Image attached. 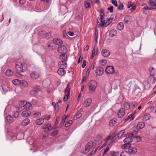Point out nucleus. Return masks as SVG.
I'll return each mask as SVG.
<instances>
[{
  "instance_id": "nucleus-1",
  "label": "nucleus",
  "mask_w": 156,
  "mask_h": 156,
  "mask_svg": "<svg viewBox=\"0 0 156 156\" xmlns=\"http://www.w3.org/2000/svg\"><path fill=\"white\" fill-rule=\"evenodd\" d=\"M133 133H128V136L123 140L124 144L121 146V148L123 149H126L129 148L131 145L130 143L133 141Z\"/></svg>"
},
{
  "instance_id": "nucleus-2",
  "label": "nucleus",
  "mask_w": 156,
  "mask_h": 156,
  "mask_svg": "<svg viewBox=\"0 0 156 156\" xmlns=\"http://www.w3.org/2000/svg\"><path fill=\"white\" fill-rule=\"evenodd\" d=\"M95 144L92 141L89 142L86 145L85 150L83 151L82 153L84 154H87L95 145Z\"/></svg>"
},
{
  "instance_id": "nucleus-3",
  "label": "nucleus",
  "mask_w": 156,
  "mask_h": 156,
  "mask_svg": "<svg viewBox=\"0 0 156 156\" xmlns=\"http://www.w3.org/2000/svg\"><path fill=\"white\" fill-rule=\"evenodd\" d=\"M89 89L92 92L95 91L97 87V84L96 82L94 80H91L88 84Z\"/></svg>"
},
{
  "instance_id": "nucleus-4",
  "label": "nucleus",
  "mask_w": 156,
  "mask_h": 156,
  "mask_svg": "<svg viewBox=\"0 0 156 156\" xmlns=\"http://www.w3.org/2000/svg\"><path fill=\"white\" fill-rule=\"evenodd\" d=\"M2 89L3 92L4 94L12 90V87L9 83L3 84L2 86Z\"/></svg>"
},
{
  "instance_id": "nucleus-5",
  "label": "nucleus",
  "mask_w": 156,
  "mask_h": 156,
  "mask_svg": "<svg viewBox=\"0 0 156 156\" xmlns=\"http://www.w3.org/2000/svg\"><path fill=\"white\" fill-rule=\"evenodd\" d=\"M41 90V87L38 85L36 86L32 90H30V94L33 96L36 97L38 95V92Z\"/></svg>"
},
{
  "instance_id": "nucleus-6",
  "label": "nucleus",
  "mask_w": 156,
  "mask_h": 156,
  "mask_svg": "<svg viewBox=\"0 0 156 156\" xmlns=\"http://www.w3.org/2000/svg\"><path fill=\"white\" fill-rule=\"evenodd\" d=\"M70 91V88L69 87V84L67 85L66 89L65 91V96L63 98V101H66L69 98V97Z\"/></svg>"
},
{
  "instance_id": "nucleus-7",
  "label": "nucleus",
  "mask_w": 156,
  "mask_h": 156,
  "mask_svg": "<svg viewBox=\"0 0 156 156\" xmlns=\"http://www.w3.org/2000/svg\"><path fill=\"white\" fill-rule=\"evenodd\" d=\"M105 71L108 74H112L115 72L114 68L112 66H108L106 67Z\"/></svg>"
},
{
  "instance_id": "nucleus-8",
  "label": "nucleus",
  "mask_w": 156,
  "mask_h": 156,
  "mask_svg": "<svg viewBox=\"0 0 156 156\" xmlns=\"http://www.w3.org/2000/svg\"><path fill=\"white\" fill-rule=\"evenodd\" d=\"M103 68L100 66L97 67L95 70V73L97 76H101L104 73Z\"/></svg>"
},
{
  "instance_id": "nucleus-9",
  "label": "nucleus",
  "mask_w": 156,
  "mask_h": 156,
  "mask_svg": "<svg viewBox=\"0 0 156 156\" xmlns=\"http://www.w3.org/2000/svg\"><path fill=\"white\" fill-rule=\"evenodd\" d=\"M15 68L19 72H23V65L21 63L17 62L15 65Z\"/></svg>"
},
{
  "instance_id": "nucleus-10",
  "label": "nucleus",
  "mask_w": 156,
  "mask_h": 156,
  "mask_svg": "<svg viewBox=\"0 0 156 156\" xmlns=\"http://www.w3.org/2000/svg\"><path fill=\"white\" fill-rule=\"evenodd\" d=\"M58 51L60 53H65L67 51V49L66 47L63 45L59 46L58 48Z\"/></svg>"
},
{
  "instance_id": "nucleus-11",
  "label": "nucleus",
  "mask_w": 156,
  "mask_h": 156,
  "mask_svg": "<svg viewBox=\"0 0 156 156\" xmlns=\"http://www.w3.org/2000/svg\"><path fill=\"white\" fill-rule=\"evenodd\" d=\"M52 128V127L51 126V124L49 123H48L46 125H44L42 127L43 129H44V132H48L51 130Z\"/></svg>"
},
{
  "instance_id": "nucleus-12",
  "label": "nucleus",
  "mask_w": 156,
  "mask_h": 156,
  "mask_svg": "<svg viewBox=\"0 0 156 156\" xmlns=\"http://www.w3.org/2000/svg\"><path fill=\"white\" fill-rule=\"evenodd\" d=\"M92 100L90 98H87L84 101L83 105L84 107H86L89 106L91 103Z\"/></svg>"
},
{
  "instance_id": "nucleus-13",
  "label": "nucleus",
  "mask_w": 156,
  "mask_h": 156,
  "mask_svg": "<svg viewBox=\"0 0 156 156\" xmlns=\"http://www.w3.org/2000/svg\"><path fill=\"white\" fill-rule=\"evenodd\" d=\"M101 54L103 56L107 57L110 55V52L109 50L106 49H104L102 50Z\"/></svg>"
},
{
  "instance_id": "nucleus-14",
  "label": "nucleus",
  "mask_w": 156,
  "mask_h": 156,
  "mask_svg": "<svg viewBox=\"0 0 156 156\" xmlns=\"http://www.w3.org/2000/svg\"><path fill=\"white\" fill-rule=\"evenodd\" d=\"M100 17L98 18L97 20V24H98L100 22H101L102 20L104 19V11L103 10H101L100 11Z\"/></svg>"
},
{
  "instance_id": "nucleus-15",
  "label": "nucleus",
  "mask_w": 156,
  "mask_h": 156,
  "mask_svg": "<svg viewBox=\"0 0 156 156\" xmlns=\"http://www.w3.org/2000/svg\"><path fill=\"white\" fill-rule=\"evenodd\" d=\"M125 114V111L123 108H121L119 110L118 113V115L119 118H121Z\"/></svg>"
},
{
  "instance_id": "nucleus-16",
  "label": "nucleus",
  "mask_w": 156,
  "mask_h": 156,
  "mask_svg": "<svg viewBox=\"0 0 156 156\" xmlns=\"http://www.w3.org/2000/svg\"><path fill=\"white\" fill-rule=\"evenodd\" d=\"M53 42L54 44L58 45H61L63 43V41L61 39L58 38L54 39Z\"/></svg>"
},
{
  "instance_id": "nucleus-17",
  "label": "nucleus",
  "mask_w": 156,
  "mask_h": 156,
  "mask_svg": "<svg viewBox=\"0 0 156 156\" xmlns=\"http://www.w3.org/2000/svg\"><path fill=\"white\" fill-rule=\"evenodd\" d=\"M58 65L60 68H66L67 66V64L65 60L59 62L58 63Z\"/></svg>"
},
{
  "instance_id": "nucleus-18",
  "label": "nucleus",
  "mask_w": 156,
  "mask_h": 156,
  "mask_svg": "<svg viewBox=\"0 0 156 156\" xmlns=\"http://www.w3.org/2000/svg\"><path fill=\"white\" fill-rule=\"evenodd\" d=\"M13 140H15L16 138L15 137V134L12 133H8V135L7 136V138L8 140H12L14 138Z\"/></svg>"
},
{
  "instance_id": "nucleus-19",
  "label": "nucleus",
  "mask_w": 156,
  "mask_h": 156,
  "mask_svg": "<svg viewBox=\"0 0 156 156\" xmlns=\"http://www.w3.org/2000/svg\"><path fill=\"white\" fill-rule=\"evenodd\" d=\"M64 68H60L58 70V73L59 75L63 76L66 73V71Z\"/></svg>"
},
{
  "instance_id": "nucleus-20",
  "label": "nucleus",
  "mask_w": 156,
  "mask_h": 156,
  "mask_svg": "<svg viewBox=\"0 0 156 156\" xmlns=\"http://www.w3.org/2000/svg\"><path fill=\"white\" fill-rule=\"evenodd\" d=\"M145 126V123L144 122H141L138 123L136 126V129H140L143 128Z\"/></svg>"
},
{
  "instance_id": "nucleus-21",
  "label": "nucleus",
  "mask_w": 156,
  "mask_h": 156,
  "mask_svg": "<svg viewBox=\"0 0 156 156\" xmlns=\"http://www.w3.org/2000/svg\"><path fill=\"white\" fill-rule=\"evenodd\" d=\"M39 74L37 72H35L30 74V76L32 78L36 79L39 76Z\"/></svg>"
},
{
  "instance_id": "nucleus-22",
  "label": "nucleus",
  "mask_w": 156,
  "mask_h": 156,
  "mask_svg": "<svg viewBox=\"0 0 156 156\" xmlns=\"http://www.w3.org/2000/svg\"><path fill=\"white\" fill-rule=\"evenodd\" d=\"M128 149H129V152L133 154L136 153L137 151V149L135 147H131L130 146V147Z\"/></svg>"
},
{
  "instance_id": "nucleus-23",
  "label": "nucleus",
  "mask_w": 156,
  "mask_h": 156,
  "mask_svg": "<svg viewBox=\"0 0 156 156\" xmlns=\"http://www.w3.org/2000/svg\"><path fill=\"white\" fill-rule=\"evenodd\" d=\"M44 121V119L43 118H40L37 119L36 120V123L37 125H41Z\"/></svg>"
},
{
  "instance_id": "nucleus-24",
  "label": "nucleus",
  "mask_w": 156,
  "mask_h": 156,
  "mask_svg": "<svg viewBox=\"0 0 156 156\" xmlns=\"http://www.w3.org/2000/svg\"><path fill=\"white\" fill-rule=\"evenodd\" d=\"M120 156H131V154L126 151H124L120 154Z\"/></svg>"
},
{
  "instance_id": "nucleus-25",
  "label": "nucleus",
  "mask_w": 156,
  "mask_h": 156,
  "mask_svg": "<svg viewBox=\"0 0 156 156\" xmlns=\"http://www.w3.org/2000/svg\"><path fill=\"white\" fill-rule=\"evenodd\" d=\"M125 132V129L121 130L119 133H117L118 136V138L120 139L122 138V137H124V135Z\"/></svg>"
},
{
  "instance_id": "nucleus-26",
  "label": "nucleus",
  "mask_w": 156,
  "mask_h": 156,
  "mask_svg": "<svg viewBox=\"0 0 156 156\" xmlns=\"http://www.w3.org/2000/svg\"><path fill=\"white\" fill-rule=\"evenodd\" d=\"M30 114V112L29 111H24L22 112V115L23 117H26L29 116Z\"/></svg>"
},
{
  "instance_id": "nucleus-27",
  "label": "nucleus",
  "mask_w": 156,
  "mask_h": 156,
  "mask_svg": "<svg viewBox=\"0 0 156 156\" xmlns=\"http://www.w3.org/2000/svg\"><path fill=\"white\" fill-rule=\"evenodd\" d=\"M30 122V119L28 118H26L22 121L21 125L23 126H26L29 124Z\"/></svg>"
},
{
  "instance_id": "nucleus-28",
  "label": "nucleus",
  "mask_w": 156,
  "mask_h": 156,
  "mask_svg": "<svg viewBox=\"0 0 156 156\" xmlns=\"http://www.w3.org/2000/svg\"><path fill=\"white\" fill-rule=\"evenodd\" d=\"M6 120L7 122L9 123H12L13 121V118L10 115H8L6 117Z\"/></svg>"
},
{
  "instance_id": "nucleus-29",
  "label": "nucleus",
  "mask_w": 156,
  "mask_h": 156,
  "mask_svg": "<svg viewBox=\"0 0 156 156\" xmlns=\"http://www.w3.org/2000/svg\"><path fill=\"white\" fill-rule=\"evenodd\" d=\"M82 115V113L78 112L73 117V119L76 120L77 119L80 118Z\"/></svg>"
},
{
  "instance_id": "nucleus-30",
  "label": "nucleus",
  "mask_w": 156,
  "mask_h": 156,
  "mask_svg": "<svg viewBox=\"0 0 156 156\" xmlns=\"http://www.w3.org/2000/svg\"><path fill=\"white\" fill-rule=\"evenodd\" d=\"M24 108L26 109H30L32 108V105L30 103L26 102L24 105Z\"/></svg>"
},
{
  "instance_id": "nucleus-31",
  "label": "nucleus",
  "mask_w": 156,
  "mask_h": 156,
  "mask_svg": "<svg viewBox=\"0 0 156 156\" xmlns=\"http://www.w3.org/2000/svg\"><path fill=\"white\" fill-rule=\"evenodd\" d=\"M134 116H133V115L132 114H131L125 119L124 122H126L128 120H129V122L131 121H132L134 119Z\"/></svg>"
},
{
  "instance_id": "nucleus-32",
  "label": "nucleus",
  "mask_w": 156,
  "mask_h": 156,
  "mask_svg": "<svg viewBox=\"0 0 156 156\" xmlns=\"http://www.w3.org/2000/svg\"><path fill=\"white\" fill-rule=\"evenodd\" d=\"M60 58L63 60L62 61L65 60L66 61L67 57V55L65 53H63L60 56Z\"/></svg>"
},
{
  "instance_id": "nucleus-33",
  "label": "nucleus",
  "mask_w": 156,
  "mask_h": 156,
  "mask_svg": "<svg viewBox=\"0 0 156 156\" xmlns=\"http://www.w3.org/2000/svg\"><path fill=\"white\" fill-rule=\"evenodd\" d=\"M140 91V88L138 87H135L132 92V93L133 94H137L138 93H139Z\"/></svg>"
},
{
  "instance_id": "nucleus-34",
  "label": "nucleus",
  "mask_w": 156,
  "mask_h": 156,
  "mask_svg": "<svg viewBox=\"0 0 156 156\" xmlns=\"http://www.w3.org/2000/svg\"><path fill=\"white\" fill-rule=\"evenodd\" d=\"M118 29L119 30H122L124 27V24L123 23L120 22L119 23L117 26Z\"/></svg>"
},
{
  "instance_id": "nucleus-35",
  "label": "nucleus",
  "mask_w": 156,
  "mask_h": 156,
  "mask_svg": "<svg viewBox=\"0 0 156 156\" xmlns=\"http://www.w3.org/2000/svg\"><path fill=\"white\" fill-rule=\"evenodd\" d=\"M116 34V30H113L110 31L109 32V35L111 37H113L115 36Z\"/></svg>"
},
{
  "instance_id": "nucleus-36",
  "label": "nucleus",
  "mask_w": 156,
  "mask_h": 156,
  "mask_svg": "<svg viewBox=\"0 0 156 156\" xmlns=\"http://www.w3.org/2000/svg\"><path fill=\"white\" fill-rule=\"evenodd\" d=\"M150 74L151 76H153L155 74V70L153 67H150L149 69Z\"/></svg>"
},
{
  "instance_id": "nucleus-37",
  "label": "nucleus",
  "mask_w": 156,
  "mask_h": 156,
  "mask_svg": "<svg viewBox=\"0 0 156 156\" xmlns=\"http://www.w3.org/2000/svg\"><path fill=\"white\" fill-rule=\"evenodd\" d=\"M117 120L116 119H113L109 122V125L110 126H112L115 125L116 122Z\"/></svg>"
},
{
  "instance_id": "nucleus-38",
  "label": "nucleus",
  "mask_w": 156,
  "mask_h": 156,
  "mask_svg": "<svg viewBox=\"0 0 156 156\" xmlns=\"http://www.w3.org/2000/svg\"><path fill=\"white\" fill-rule=\"evenodd\" d=\"M12 72L10 69H8L5 73V75L8 76H11L12 74Z\"/></svg>"
},
{
  "instance_id": "nucleus-39",
  "label": "nucleus",
  "mask_w": 156,
  "mask_h": 156,
  "mask_svg": "<svg viewBox=\"0 0 156 156\" xmlns=\"http://www.w3.org/2000/svg\"><path fill=\"white\" fill-rule=\"evenodd\" d=\"M110 153L112 156H119V152L114 151H110Z\"/></svg>"
},
{
  "instance_id": "nucleus-40",
  "label": "nucleus",
  "mask_w": 156,
  "mask_h": 156,
  "mask_svg": "<svg viewBox=\"0 0 156 156\" xmlns=\"http://www.w3.org/2000/svg\"><path fill=\"white\" fill-rule=\"evenodd\" d=\"M12 83L15 85H17L21 83V81L18 79H15L12 80Z\"/></svg>"
},
{
  "instance_id": "nucleus-41",
  "label": "nucleus",
  "mask_w": 156,
  "mask_h": 156,
  "mask_svg": "<svg viewBox=\"0 0 156 156\" xmlns=\"http://www.w3.org/2000/svg\"><path fill=\"white\" fill-rule=\"evenodd\" d=\"M19 116V113L18 111H14L12 114L13 117L15 118H17Z\"/></svg>"
},
{
  "instance_id": "nucleus-42",
  "label": "nucleus",
  "mask_w": 156,
  "mask_h": 156,
  "mask_svg": "<svg viewBox=\"0 0 156 156\" xmlns=\"http://www.w3.org/2000/svg\"><path fill=\"white\" fill-rule=\"evenodd\" d=\"M73 123V121L72 120H69L66 122V123L65 125V126L66 127H68L71 125Z\"/></svg>"
},
{
  "instance_id": "nucleus-43",
  "label": "nucleus",
  "mask_w": 156,
  "mask_h": 156,
  "mask_svg": "<svg viewBox=\"0 0 156 156\" xmlns=\"http://www.w3.org/2000/svg\"><path fill=\"white\" fill-rule=\"evenodd\" d=\"M149 3L151 6H156V2L152 0H149Z\"/></svg>"
},
{
  "instance_id": "nucleus-44",
  "label": "nucleus",
  "mask_w": 156,
  "mask_h": 156,
  "mask_svg": "<svg viewBox=\"0 0 156 156\" xmlns=\"http://www.w3.org/2000/svg\"><path fill=\"white\" fill-rule=\"evenodd\" d=\"M99 63L100 65L102 66H104L107 63L106 61L105 60H101L99 61Z\"/></svg>"
},
{
  "instance_id": "nucleus-45",
  "label": "nucleus",
  "mask_w": 156,
  "mask_h": 156,
  "mask_svg": "<svg viewBox=\"0 0 156 156\" xmlns=\"http://www.w3.org/2000/svg\"><path fill=\"white\" fill-rule=\"evenodd\" d=\"M124 106L125 109L128 110L129 108L130 107V105L128 102H125L124 104Z\"/></svg>"
},
{
  "instance_id": "nucleus-46",
  "label": "nucleus",
  "mask_w": 156,
  "mask_h": 156,
  "mask_svg": "<svg viewBox=\"0 0 156 156\" xmlns=\"http://www.w3.org/2000/svg\"><path fill=\"white\" fill-rule=\"evenodd\" d=\"M150 118V115L146 114L144 115L143 119L144 120L147 121L149 120Z\"/></svg>"
},
{
  "instance_id": "nucleus-47",
  "label": "nucleus",
  "mask_w": 156,
  "mask_h": 156,
  "mask_svg": "<svg viewBox=\"0 0 156 156\" xmlns=\"http://www.w3.org/2000/svg\"><path fill=\"white\" fill-rule=\"evenodd\" d=\"M105 20L102 21V20L101 22H100L99 23H98V24H97L98 26V27H100L104 26H105Z\"/></svg>"
},
{
  "instance_id": "nucleus-48",
  "label": "nucleus",
  "mask_w": 156,
  "mask_h": 156,
  "mask_svg": "<svg viewBox=\"0 0 156 156\" xmlns=\"http://www.w3.org/2000/svg\"><path fill=\"white\" fill-rule=\"evenodd\" d=\"M117 9L119 10L123 9V4L120 3L118 6Z\"/></svg>"
},
{
  "instance_id": "nucleus-49",
  "label": "nucleus",
  "mask_w": 156,
  "mask_h": 156,
  "mask_svg": "<svg viewBox=\"0 0 156 156\" xmlns=\"http://www.w3.org/2000/svg\"><path fill=\"white\" fill-rule=\"evenodd\" d=\"M43 34L45 35L46 37L47 38H49L51 36V34L49 32L46 33L44 32Z\"/></svg>"
},
{
  "instance_id": "nucleus-50",
  "label": "nucleus",
  "mask_w": 156,
  "mask_h": 156,
  "mask_svg": "<svg viewBox=\"0 0 156 156\" xmlns=\"http://www.w3.org/2000/svg\"><path fill=\"white\" fill-rule=\"evenodd\" d=\"M90 5V3L87 1L84 2V6L86 8H88L89 7Z\"/></svg>"
},
{
  "instance_id": "nucleus-51",
  "label": "nucleus",
  "mask_w": 156,
  "mask_h": 156,
  "mask_svg": "<svg viewBox=\"0 0 156 156\" xmlns=\"http://www.w3.org/2000/svg\"><path fill=\"white\" fill-rule=\"evenodd\" d=\"M26 101H21L20 103V105L21 107H24V105H25V104H26Z\"/></svg>"
},
{
  "instance_id": "nucleus-52",
  "label": "nucleus",
  "mask_w": 156,
  "mask_h": 156,
  "mask_svg": "<svg viewBox=\"0 0 156 156\" xmlns=\"http://www.w3.org/2000/svg\"><path fill=\"white\" fill-rule=\"evenodd\" d=\"M41 115V113L40 112L36 113L34 114V117L35 118L39 117Z\"/></svg>"
},
{
  "instance_id": "nucleus-53",
  "label": "nucleus",
  "mask_w": 156,
  "mask_h": 156,
  "mask_svg": "<svg viewBox=\"0 0 156 156\" xmlns=\"http://www.w3.org/2000/svg\"><path fill=\"white\" fill-rule=\"evenodd\" d=\"M112 21L111 20L109 19L105 23V27H107L108 25H109L110 23H111Z\"/></svg>"
},
{
  "instance_id": "nucleus-54",
  "label": "nucleus",
  "mask_w": 156,
  "mask_h": 156,
  "mask_svg": "<svg viewBox=\"0 0 156 156\" xmlns=\"http://www.w3.org/2000/svg\"><path fill=\"white\" fill-rule=\"evenodd\" d=\"M58 130H55L52 132L51 134V136H53L58 134Z\"/></svg>"
},
{
  "instance_id": "nucleus-55",
  "label": "nucleus",
  "mask_w": 156,
  "mask_h": 156,
  "mask_svg": "<svg viewBox=\"0 0 156 156\" xmlns=\"http://www.w3.org/2000/svg\"><path fill=\"white\" fill-rule=\"evenodd\" d=\"M95 48L94 47L93 48V51H92V55H91L92 58H93L94 57V55H95Z\"/></svg>"
},
{
  "instance_id": "nucleus-56",
  "label": "nucleus",
  "mask_w": 156,
  "mask_h": 156,
  "mask_svg": "<svg viewBox=\"0 0 156 156\" xmlns=\"http://www.w3.org/2000/svg\"><path fill=\"white\" fill-rule=\"evenodd\" d=\"M109 150V148L108 147L105 149L103 152V153L102 154V156H104L105 154H106Z\"/></svg>"
},
{
  "instance_id": "nucleus-57",
  "label": "nucleus",
  "mask_w": 156,
  "mask_h": 156,
  "mask_svg": "<svg viewBox=\"0 0 156 156\" xmlns=\"http://www.w3.org/2000/svg\"><path fill=\"white\" fill-rule=\"evenodd\" d=\"M131 18L130 16L126 15L124 17V20H127L129 21L131 19Z\"/></svg>"
},
{
  "instance_id": "nucleus-58",
  "label": "nucleus",
  "mask_w": 156,
  "mask_h": 156,
  "mask_svg": "<svg viewBox=\"0 0 156 156\" xmlns=\"http://www.w3.org/2000/svg\"><path fill=\"white\" fill-rule=\"evenodd\" d=\"M97 148H94L92 151H91V153L90 154V155H92V154H94L97 150Z\"/></svg>"
},
{
  "instance_id": "nucleus-59",
  "label": "nucleus",
  "mask_w": 156,
  "mask_h": 156,
  "mask_svg": "<svg viewBox=\"0 0 156 156\" xmlns=\"http://www.w3.org/2000/svg\"><path fill=\"white\" fill-rule=\"evenodd\" d=\"M112 3L115 6L117 7L118 6L117 2L116 0H112Z\"/></svg>"
},
{
  "instance_id": "nucleus-60",
  "label": "nucleus",
  "mask_w": 156,
  "mask_h": 156,
  "mask_svg": "<svg viewBox=\"0 0 156 156\" xmlns=\"http://www.w3.org/2000/svg\"><path fill=\"white\" fill-rule=\"evenodd\" d=\"M52 105L54 106V108L55 109H56L57 105V108H58V103H56L55 102H52Z\"/></svg>"
},
{
  "instance_id": "nucleus-61",
  "label": "nucleus",
  "mask_w": 156,
  "mask_h": 156,
  "mask_svg": "<svg viewBox=\"0 0 156 156\" xmlns=\"http://www.w3.org/2000/svg\"><path fill=\"white\" fill-rule=\"evenodd\" d=\"M66 118V116L65 117H63L62 120V122L60 123L61 125H63L64 124Z\"/></svg>"
},
{
  "instance_id": "nucleus-62",
  "label": "nucleus",
  "mask_w": 156,
  "mask_h": 156,
  "mask_svg": "<svg viewBox=\"0 0 156 156\" xmlns=\"http://www.w3.org/2000/svg\"><path fill=\"white\" fill-rule=\"evenodd\" d=\"M136 138L137 142H139L142 140V138L140 136H137Z\"/></svg>"
},
{
  "instance_id": "nucleus-63",
  "label": "nucleus",
  "mask_w": 156,
  "mask_h": 156,
  "mask_svg": "<svg viewBox=\"0 0 156 156\" xmlns=\"http://www.w3.org/2000/svg\"><path fill=\"white\" fill-rule=\"evenodd\" d=\"M31 103L33 105H36L37 104V100L36 99H32Z\"/></svg>"
},
{
  "instance_id": "nucleus-64",
  "label": "nucleus",
  "mask_w": 156,
  "mask_h": 156,
  "mask_svg": "<svg viewBox=\"0 0 156 156\" xmlns=\"http://www.w3.org/2000/svg\"><path fill=\"white\" fill-rule=\"evenodd\" d=\"M59 119V116H57L55 122V125H57L58 123Z\"/></svg>"
}]
</instances>
